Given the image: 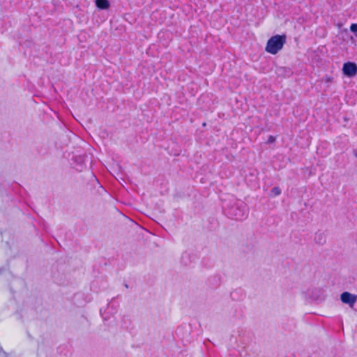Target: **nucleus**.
Here are the masks:
<instances>
[{
  "label": "nucleus",
  "mask_w": 357,
  "mask_h": 357,
  "mask_svg": "<svg viewBox=\"0 0 357 357\" xmlns=\"http://www.w3.org/2000/svg\"><path fill=\"white\" fill-rule=\"evenodd\" d=\"M125 287H126V288H128V285L127 284H125Z\"/></svg>",
  "instance_id": "13"
},
{
  "label": "nucleus",
  "mask_w": 357,
  "mask_h": 357,
  "mask_svg": "<svg viewBox=\"0 0 357 357\" xmlns=\"http://www.w3.org/2000/svg\"><path fill=\"white\" fill-rule=\"evenodd\" d=\"M271 192L275 196H278V195H279L281 193V190H280V189L278 187H274L271 190Z\"/></svg>",
  "instance_id": "7"
},
{
  "label": "nucleus",
  "mask_w": 357,
  "mask_h": 357,
  "mask_svg": "<svg viewBox=\"0 0 357 357\" xmlns=\"http://www.w3.org/2000/svg\"><path fill=\"white\" fill-rule=\"evenodd\" d=\"M342 71L347 77H354L357 73V65L353 62L345 63L343 66Z\"/></svg>",
  "instance_id": "3"
},
{
  "label": "nucleus",
  "mask_w": 357,
  "mask_h": 357,
  "mask_svg": "<svg viewBox=\"0 0 357 357\" xmlns=\"http://www.w3.org/2000/svg\"><path fill=\"white\" fill-rule=\"evenodd\" d=\"M0 357H8L7 354L0 347Z\"/></svg>",
  "instance_id": "10"
},
{
  "label": "nucleus",
  "mask_w": 357,
  "mask_h": 357,
  "mask_svg": "<svg viewBox=\"0 0 357 357\" xmlns=\"http://www.w3.org/2000/svg\"><path fill=\"white\" fill-rule=\"evenodd\" d=\"M340 298L342 303L348 304L350 307H353L357 301L356 295L347 291L343 292L340 296Z\"/></svg>",
  "instance_id": "4"
},
{
  "label": "nucleus",
  "mask_w": 357,
  "mask_h": 357,
  "mask_svg": "<svg viewBox=\"0 0 357 357\" xmlns=\"http://www.w3.org/2000/svg\"><path fill=\"white\" fill-rule=\"evenodd\" d=\"M231 215L234 219L241 220L247 216V208L245 206H236L231 208Z\"/></svg>",
  "instance_id": "2"
},
{
  "label": "nucleus",
  "mask_w": 357,
  "mask_h": 357,
  "mask_svg": "<svg viewBox=\"0 0 357 357\" xmlns=\"http://www.w3.org/2000/svg\"><path fill=\"white\" fill-rule=\"evenodd\" d=\"M314 241L319 245H323L326 242V238L323 233L317 232L314 236Z\"/></svg>",
  "instance_id": "6"
},
{
  "label": "nucleus",
  "mask_w": 357,
  "mask_h": 357,
  "mask_svg": "<svg viewBox=\"0 0 357 357\" xmlns=\"http://www.w3.org/2000/svg\"><path fill=\"white\" fill-rule=\"evenodd\" d=\"M350 30L354 33L357 32V24H352L350 26Z\"/></svg>",
  "instance_id": "8"
},
{
  "label": "nucleus",
  "mask_w": 357,
  "mask_h": 357,
  "mask_svg": "<svg viewBox=\"0 0 357 357\" xmlns=\"http://www.w3.org/2000/svg\"><path fill=\"white\" fill-rule=\"evenodd\" d=\"M285 35H275L267 41L266 51L272 54H276L280 51L286 43Z\"/></svg>",
  "instance_id": "1"
},
{
  "label": "nucleus",
  "mask_w": 357,
  "mask_h": 357,
  "mask_svg": "<svg viewBox=\"0 0 357 357\" xmlns=\"http://www.w3.org/2000/svg\"><path fill=\"white\" fill-rule=\"evenodd\" d=\"M354 155L357 158V151H354Z\"/></svg>",
  "instance_id": "12"
},
{
  "label": "nucleus",
  "mask_w": 357,
  "mask_h": 357,
  "mask_svg": "<svg viewBox=\"0 0 357 357\" xmlns=\"http://www.w3.org/2000/svg\"><path fill=\"white\" fill-rule=\"evenodd\" d=\"M275 141V137L274 136L270 135L268 137L267 142L269 144L273 143Z\"/></svg>",
  "instance_id": "9"
},
{
  "label": "nucleus",
  "mask_w": 357,
  "mask_h": 357,
  "mask_svg": "<svg viewBox=\"0 0 357 357\" xmlns=\"http://www.w3.org/2000/svg\"><path fill=\"white\" fill-rule=\"evenodd\" d=\"M96 6L102 10H105L109 8V2L108 0H96Z\"/></svg>",
  "instance_id": "5"
},
{
  "label": "nucleus",
  "mask_w": 357,
  "mask_h": 357,
  "mask_svg": "<svg viewBox=\"0 0 357 357\" xmlns=\"http://www.w3.org/2000/svg\"><path fill=\"white\" fill-rule=\"evenodd\" d=\"M326 82H332V78L328 77L326 78Z\"/></svg>",
  "instance_id": "11"
}]
</instances>
